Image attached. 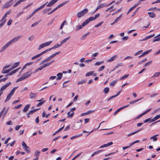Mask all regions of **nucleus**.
Returning a JSON list of instances; mask_svg holds the SVG:
<instances>
[{"label": "nucleus", "instance_id": "obj_57", "mask_svg": "<svg viewBox=\"0 0 160 160\" xmlns=\"http://www.w3.org/2000/svg\"><path fill=\"white\" fill-rule=\"evenodd\" d=\"M12 21V19H10L7 23V25L10 26L11 24Z\"/></svg>", "mask_w": 160, "mask_h": 160}, {"label": "nucleus", "instance_id": "obj_56", "mask_svg": "<svg viewBox=\"0 0 160 160\" xmlns=\"http://www.w3.org/2000/svg\"><path fill=\"white\" fill-rule=\"evenodd\" d=\"M82 152H81L79 154H78L76 156H75L74 158H73L72 160H74L76 158L79 157V156H80L81 154L82 153Z\"/></svg>", "mask_w": 160, "mask_h": 160}, {"label": "nucleus", "instance_id": "obj_13", "mask_svg": "<svg viewBox=\"0 0 160 160\" xmlns=\"http://www.w3.org/2000/svg\"><path fill=\"white\" fill-rule=\"evenodd\" d=\"M37 93H33L31 92L29 95V97L30 99L35 98L37 94Z\"/></svg>", "mask_w": 160, "mask_h": 160}, {"label": "nucleus", "instance_id": "obj_7", "mask_svg": "<svg viewBox=\"0 0 160 160\" xmlns=\"http://www.w3.org/2000/svg\"><path fill=\"white\" fill-rule=\"evenodd\" d=\"M58 0H52L47 5L48 7H52L55 4Z\"/></svg>", "mask_w": 160, "mask_h": 160}, {"label": "nucleus", "instance_id": "obj_16", "mask_svg": "<svg viewBox=\"0 0 160 160\" xmlns=\"http://www.w3.org/2000/svg\"><path fill=\"white\" fill-rule=\"evenodd\" d=\"M152 50L151 49H150L143 52L141 55L138 57L139 58H140L141 57H143L145 55L148 54L149 52H150Z\"/></svg>", "mask_w": 160, "mask_h": 160}, {"label": "nucleus", "instance_id": "obj_54", "mask_svg": "<svg viewBox=\"0 0 160 160\" xmlns=\"http://www.w3.org/2000/svg\"><path fill=\"white\" fill-rule=\"evenodd\" d=\"M159 118H160V115H157L156 116H155V117H154L153 118L154 119L155 121L156 120H157Z\"/></svg>", "mask_w": 160, "mask_h": 160}, {"label": "nucleus", "instance_id": "obj_35", "mask_svg": "<svg viewBox=\"0 0 160 160\" xmlns=\"http://www.w3.org/2000/svg\"><path fill=\"white\" fill-rule=\"evenodd\" d=\"M129 76L128 74H125L123 75V76H122V77H121L120 79L119 80H122L124 79L125 78H127Z\"/></svg>", "mask_w": 160, "mask_h": 160}, {"label": "nucleus", "instance_id": "obj_4", "mask_svg": "<svg viewBox=\"0 0 160 160\" xmlns=\"http://www.w3.org/2000/svg\"><path fill=\"white\" fill-rule=\"evenodd\" d=\"M28 73L29 72H28L24 74L20 78L21 81H22L30 77L32 73L31 72L29 74H28Z\"/></svg>", "mask_w": 160, "mask_h": 160}, {"label": "nucleus", "instance_id": "obj_34", "mask_svg": "<svg viewBox=\"0 0 160 160\" xmlns=\"http://www.w3.org/2000/svg\"><path fill=\"white\" fill-rule=\"evenodd\" d=\"M141 99H142V98H139V99H137L135 100L134 101H131L129 102V103L131 104H132L135 102H138V101H140Z\"/></svg>", "mask_w": 160, "mask_h": 160}, {"label": "nucleus", "instance_id": "obj_3", "mask_svg": "<svg viewBox=\"0 0 160 160\" xmlns=\"http://www.w3.org/2000/svg\"><path fill=\"white\" fill-rule=\"evenodd\" d=\"M52 42V41H49L48 42H46L41 44L39 45L38 48V50H40L45 47L49 46L50 44Z\"/></svg>", "mask_w": 160, "mask_h": 160}, {"label": "nucleus", "instance_id": "obj_42", "mask_svg": "<svg viewBox=\"0 0 160 160\" xmlns=\"http://www.w3.org/2000/svg\"><path fill=\"white\" fill-rule=\"evenodd\" d=\"M86 82V80H82L81 81L78 82L77 83V84H81L83 83H85Z\"/></svg>", "mask_w": 160, "mask_h": 160}, {"label": "nucleus", "instance_id": "obj_27", "mask_svg": "<svg viewBox=\"0 0 160 160\" xmlns=\"http://www.w3.org/2000/svg\"><path fill=\"white\" fill-rule=\"evenodd\" d=\"M12 95L11 94H9V93L7 96V98H6V99L4 101L5 102H6L7 101H9L10 99L11 98Z\"/></svg>", "mask_w": 160, "mask_h": 160}, {"label": "nucleus", "instance_id": "obj_49", "mask_svg": "<svg viewBox=\"0 0 160 160\" xmlns=\"http://www.w3.org/2000/svg\"><path fill=\"white\" fill-rule=\"evenodd\" d=\"M40 152L39 151H36L35 153V155L38 157L39 155Z\"/></svg>", "mask_w": 160, "mask_h": 160}, {"label": "nucleus", "instance_id": "obj_55", "mask_svg": "<svg viewBox=\"0 0 160 160\" xmlns=\"http://www.w3.org/2000/svg\"><path fill=\"white\" fill-rule=\"evenodd\" d=\"M103 21L100 22L99 23L95 25V27L97 28L100 26L103 23Z\"/></svg>", "mask_w": 160, "mask_h": 160}, {"label": "nucleus", "instance_id": "obj_9", "mask_svg": "<svg viewBox=\"0 0 160 160\" xmlns=\"http://www.w3.org/2000/svg\"><path fill=\"white\" fill-rule=\"evenodd\" d=\"M95 19L93 17H90L88 19H87L84 22L87 25L88 24L90 21H93L95 20Z\"/></svg>", "mask_w": 160, "mask_h": 160}, {"label": "nucleus", "instance_id": "obj_58", "mask_svg": "<svg viewBox=\"0 0 160 160\" xmlns=\"http://www.w3.org/2000/svg\"><path fill=\"white\" fill-rule=\"evenodd\" d=\"M28 148H24V149L25 150V151L27 153H29L30 152V148L28 146Z\"/></svg>", "mask_w": 160, "mask_h": 160}, {"label": "nucleus", "instance_id": "obj_14", "mask_svg": "<svg viewBox=\"0 0 160 160\" xmlns=\"http://www.w3.org/2000/svg\"><path fill=\"white\" fill-rule=\"evenodd\" d=\"M107 7V4L106 3H101L100 4L97 8V10H99L101 9L104 7Z\"/></svg>", "mask_w": 160, "mask_h": 160}, {"label": "nucleus", "instance_id": "obj_44", "mask_svg": "<svg viewBox=\"0 0 160 160\" xmlns=\"http://www.w3.org/2000/svg\"><path fill=\"white\" fill-rule=\"evenodd\" d=\"M9 72V70L8 69L6 70L5 69L3 68L2 72L3 73H8Z\"/></svg>", "mask_w": 160, "mask_h": 160}, {"label": "nucleus", "instance_id": "obj_41", "mask_svg": "<svg viewBox=\"0 0 160 160\" xmlns=\"http://www.w3.org/2000/svg\"><path fill=\"white\" fill-rule=\"evenodd\" d=\"M51 8H48L45 9L42 12L43 14H44L48 12L49 11H50V10H51Z\"/></svg>", "mask_w": 160, "mask_h": 160}, {"label": "nucleus", "instance_id": "obj_53", "mask_svg": "<svg viewBox=\"0 0 160 160\" xmlns=\"http://www.w3.org/2000/svg\"><path fill=\"white\" fill-rule=\"evenodd\" d=\"M152 62V61H151L149 62H147V63H146L144 64V67H146L147 66H149L150 64Z\"/></svg>", "mask_w": 160, "mask_h": 160}, {"label": "nucleus", "instance_id": "obj_10", "mask_svg": "<svg viewBox=\"0 0 160 160\" xmlns=\"http://www.w3.org/2000/svg\"><path fill=\"white\" fill-rule=\"evenodd\" d=\"M122 15V14H121L115 20L114 22H113L111 23V25H112L113 24H114L116 22H118L120 20V19H121Z\"/></svg>", "mask_w": 160, "mask_h": 160}, {"label": "nucleus", "instance_id": "obj_60", "mask_svg": "<svg viewBox=\"0 0 160 160\" xmlns=\"http://www.w3.org/2000/svg\"><path fill=\"white\" fill-rule=\"evenodd\" d=\"M121 11V8L119 9L117 11H116L114 13H112V15H115L116 14L118 13L119 12H120Z\"/></svg>", "mask_w": 160, "mask_h": 160}, {"label": "nucleus", "instance_id": "obj_61", "mask_svg": "<svg viewBox=\"0 0 160 160\" xmlns=\"http://www.w3.org/2000/svg\"><path fill=\"white\" fill-rule=\"evenodd\" d=\"M57 9V8L56 7L55 8H54L51 12H49L48 13V15H49V14L52 13Z\"/></svg>", "mask_w": 160, "mask_h": 160}, {"label": "nucleus", "instance_id": "obj_63", "mask_svg": "<svg viewBox=\"0 0 160 160\" xmlns=\"http://www.w3.org/2000/svg\"><path fill=\"white\" fill-rule=\"evenodd\" d=\"M129 38V37L128 36H126L123 37L122 38V39L123 41H125L128 40Z\"/></svg>", "mask_w": 160, "mask_h": 160}, {"label": "nucleus", "instance_id": "obj_62", "mask_svg": "<svg viewBox=\"0 0 160 160\" xmlns=\"http://www.w3.org/2000/svg\"><path fill=\"white\" fill-rule=\"evenodd\" d=\"M5 111V112L4 113V114L3 115V117H4L5 116L7 113L8 111V108H7L6 109H5L4 111Z\"/></svg>", "mask_w": 160, "mask_h": 160}, {"label": "nucleus", "instance_id": "obj_26", "mask_svg": "<svg viewBox=\"0 0 160 160\" xmlns=\"http://www.w3.org/2000/svg\"><path fill=\"white\" fill-rule=\"evenodd\" d=\"M18 88V87H15L13 88L10 92L9 93V94H11L12 96L13 94L14 93L16 90V89Z\"/></svg>", "mask_w": 160, "mask_h": 160}, {"label": "nucleus", "instance_id": "obj_22", "mask_svg": "<svg viewBox=\"0 0 160 160\" xmlns=\"http://www.w3.org/2000/svg\"><path fill=\"white\" fill-rule=\"evenodd\" d=\"M103 150H98L97 151H96L94 152V153H93L91 155V157H93L94 155L98 154L100 152H101Z\"/></svg>", "mask_w": 160, "mask_h": 160}, {"label": "nucleus", "instance_id": "obj_28", "mask_svg": "<svg viewBox=\"0 0 160 160\" xmlns=\"http://www.w3.org/2000/svg\"><path fill=\"white\" fill-rule=\"evenodd\" d=\"M148 14H149V17L151 18H154L155 17V14L153 12H148Z\"/></svg>", "mask_w": 160, "mask_h": 160}, {"label": "nucleus", "instance_id": "obj_59", "mask_svg": "<svg viewBox=\"0 0 160 160\" xmlns=\"http://www.w3.org/2000/svg\"><path fill=\"white\" fill-rule=\"evenodd\" d=\"M22 126V125H17L15 128V129L16 130H18L19 129V128Z\"/></svg>", "mask_w": 160, "mask_h": 160}, {"label": "nucleus", "instance_id": "obj_47", "mask_svg": "<svg viewBox=\"0 0 160 160\" xmlns=\"http://www.w3.org/2000/svg\"><path fill=\"white\" fill-rule=\"evenodd\" d=\"M123 66V64L122 63H118L116 66H115V68H118L122 66Z\"/></svg>", "mask_w": 160, "mask_h": 160}, {"label": "nucleus", "instance_id": "obj_43", "mask_svg": "<svg viewBox=\"0 0 160 160\" xmlns=\"http://www.w3.org/2000/svg\"><path fill=\"white\" fill-rule=\"evenodd\" d=\"M95 112V110H89L87 112H85V114L86 115H88L90 113L94 112Z\"/></svg>", "mask_w": 160, "mask_h": 160}, {"label": "nucleus", "instance_id": "obj_21", "mask_svg": "<svg viewBox=\"0 0 160 160\" xmlns=\"http://www.w3.org/2000/svg\"><path fill=\"white\" fill-rule=\"evenodd\" d=\"M118 58V56L117 55H114L111 58L108 60V62H111L113 61H114L115 59Z\"/></svg>", "mask_w": 160, "mask_h": 160}, {"label": "nucleus", "instance_id": "obj_20", "mask_svg": "<svg viewBox=\"0 0 160 160\" xmlns=\"http://www.w3.org/2000/svg\"><path fill=\"white\" fill-rule=\"evenodd\" d=\"M137 7V5H135L131 8L127 12V14H128L131 11L133 10L135 8Z\"/></svg>", "mask_w": 160, "mask_h": 160}, {"label": "nucleus", "instance_id": "obj_50", "mask_svg": "<svg viewBox=\"0 0 160 160\" xmlns=\"http://www.w3.org/2000/svg\"><path fill=\"white\" fill-rule=\"evenodd\" d=\"M39 57H40V56L39 55V54H37L36 55H35V56H34V57H32V58L31 59L32 60H33L35 59H36L39 58Z\"/></svg>", "mask_w": 160, "mask_h": 160}, {"label": "nucleus", "instance_id": "obj_31", "mask_svg": "<svg viewBox=\"0 0 160 160\" xmlns=\"http://www.w3.org/2000/svg\"><path fill=\"white\" fill-rule=\"evenodd\" d=\"M152 10L153 11H160V9L159 8H157L156 7H155L153 8H150L148 10Z\"/></svg>", "mask_w": 160, "mask_h": 160}, {"label": "nucleus", "instance_id": "obj_12", "mask_svg": "<svg viewBox=\"0 0 160 160\" xmlns=\"http://www.w3.org/2000/svg\"><path fill=\"white\" fill-rule=\"evenodd\" d=\"M86 25V24L84 22H83L82 23L81 25H80L77 27V28L76 29V31H77L79 29H81Z\"/></svg>", "mask_w": 160, "mask_h": 160}, {"label": "nucleus", "instance_id": "obj_29", "mask_svg": "<svg viewBox=\"0 0 160 160\" xmlns=\"http://www.w3.org/2000/svg\"><path fill=\"white\" fill-rule=\"evenodd\" d=\"M118 81V79H116L115 80H113L112 82H111L110 83V85L111 86H113L114 85L117 83V82Z\"/></svg>", "mask_w": 160, "mask_h": 160}, {"label": "nucleus", "instance_id": "obj_23", "mask_svg": "<svg viewBox=\"0 0 160 160\" xmlns=\"http://www.w3.org/2000/svg\"><path fill=\"white\" fill-rule=\"evenodd\" d=\"M155 35L154 34L152 35H151L148 36L146 37L144 39H142L141 41H143L147 40L148 39L153 37Z\"/></svg>", "mask_w": 160, "mask_h": 160}, {"label": "nucleus", "instance_id": "obj_45", "mask_svg": "<svg viewBox=\"0 0 160 160\" xmlns=\"http://www.w3.org/2000/svg\"><path fill=\"white\" fill-rule=\"evenodd\" d=\"M142 52H143L142 50H140V51H138V52H136V53H135L134 55L135 56H137L138 55L142 53Z\"/></svg>", "mask_w": 160, "mask_h": 160}, {"label": "nucleus", "instance_id": "obj_40", "mask_svg": "<svg viewBox=\"0 0 160 160\" xmlns=\"http://www.w3.org/2000/svg\"><path fill=\"white\" fill-rule=\"evenodd\" d=\"M94 71H90L87 73L86 74V76L87 77L90 76L93 74Z\"/></svg>", "mask_w": 160, "mask_h": 160}, {"label": "nucleus", "instance_id": "obj_48", "mask_svg": "<svg viewBox=\"0 0 160 160\" xmlns=\"http://www.w3.org/2000/svg\"><path fill=\"white\" fill-rule=\"evenodd\" d=\"M103 62V61L101 62H96L94 64L95 65L98 66L102 64Z\"/></svg>", "mask_w": 160, "mask_h": 160}, {"label": "nucleus", "instance_id": "obj_24", "mask_svg": "<svg viewBox=\"0 0 160 160\" xmlns=\"http://www.w3.org/2000/svg\"><path fill=\"white\" fill-rule=\"evenodd\" d=\"M39 109H40V108H37V109H34L28 112V114H32L34 112L37 111Z\"/></svg>", "mask_w": 160, "mask_h": 160}, {"label": "nucleus", "instance_id": "obj_15", "mask_svg": "<svg viewBox=\"0 0 160 160\" xmlns=\"http://www.w3.org/2000/svg\"><path fill=\"white\" fill-rule=\"evenodd\" d=\"M31 105L30 104H28L26 105L23 109V111L24 112H27L30 107Z\"/></svg>", "mask_w": 160, "mask_h": 160}, {"label": "nucleus", "instance_id": "obj_19", "mask_svg": "<svg viewBox=\"0 0 160 160\" xmlns=\"http://www.w3.org/2000/svg\"><path fill=\"white\" fill-rule=\"evenodd\" d=\"M70 37L69 36L67 38H65L61 42L60 44L61 45H62L63 43H65L70 38Z\"/></svg>", "mask_w": 160, "mask_h": 160}, {"label": "nucleus", "instance_id": "obj_17", "mask_svg": "<svg viewBox=\"0 0 160 160\" xmlns=\"http://www.w3.org/2000/svg\"><path fill=\"white\" fill-rule=\"evenodd\" d=\"M68 2V1H65V2H62V3L60 4H59L58 5L56 8H57L58 9L59 8H60L62 7V6H63L64 5L66 4V3H67Z\"/></svg>", "mask_w": 160, "mask_h": 160}, {"label": "nucleus", "instance_id": "obj_18", "mask_svg": "<svg viewBox=\"0 0 160 160\" xmlns=\"http://www.w3.org/2000/svg\"><path fill=\"white\" fill-rule=\"evenodd\" d=\"M57 76L58 77L56 78V80H59L61 79L62 76V73L59 72L57 74Z\"/></svg>", "mask_w": 160, "mask_h": 160}, {"label": "nucleus", "instance_id": "obj_51", "mask_svg": "<svg viewBox=\"0 0 160 160\" xmlns=\"http://www.w3.org/2000/svg\"><path fill=\"white\" fill-rule=\"evenodd\" d=\"M105 68V67L103 65V66H101V67H100L99 69H98V71L99 72H100V71H102L104 69V68Z\"/></svg>", "mask_w": 160, "mask_h": 160}, {"label": "nucleus", "instance_id": "obj_8", "mask_svg": "<svg viewBox=\"0 0 160 160\" xmlns=\"http://www.w3.org/2000/svg\"><path fill=\"white\" fill-rule=\"evenodd\" d=\"M20 69V68H17L16 69L12 71L11 72H10L8 73V74H6L5 75V76H10L11 75H13V74L15 73H16L17 72H18L19 69Z\"/></svg>", "mask_w": 160, "mask_h": 160}, {"label": "nucleus", "instance_id": "obj_30", "mask_svg": "<svg viewBox=\"0 0 160 160\" xmlns=\"http://www.w3.org/2000/svg\"><path fill=\"white\" fill-rule=\"evenodd\" d=\"M46 102L45 100H43L41 102H40L39 103H38L36 105L37 107H39L41 105H42L44 102Z\"/></svg>", "mask_w": 160, "mask_h": 160}, {"label": "nucleus", "instance_id": "obj_5", "mask_svg": "<svg viewBox=\"0 0 160 160\" xmlns=\"http://www.w3.org/2000/svg\"><path fill=\"white\" fill-rule=\"evenodd\" d=\"M13 0H11L9 2H7L3 6V8H7L10 7L11 5L12 4V2Z\"/></svg>", "mask_w": 160, "mask_h": 160}, {"label": "nucleus", "instance_id": "obj_1", "mask_svg": "<svg viewBox=\"0 0 160 160\" xmlns=\"http://www.w3.org/2000/svg\"><path fill=\"white\" fill-rule=\"evenodd\" d=\"M22 37V36H17L7 42L1 49L0 52H2L5 49L7 48L11 44L17 41Z\"/></svg>", "mask_w": 160, "mask_h": 160}, {"label": "nucleus", "instance_id": "obj_32", "mask_svg": "<svg viewBox=\"0 0 160 160\" xmlns=\"http://www.w3.org/2000/svg\"><path fill=\"white\" fill-rule=\"evenodd\" d=\"M19 62H18L15 63L12 65V68H16L19 65Z\"/></svg>", "mask_w": 160, "mask_h": 160}, {"label": "nucleus", "instance_id": "obj_6", "mask_svg": "<svg viewBox=\"0 0 160 160\" xmlns=\"http://www.w3.org/2000/svg\"><path fill=\"white\" fill-rule=\"evenodd\" d=\"M10 84V82H8L2 87L0 90V92H2V91L4 90L7 88Z\"/></svg>", "mask_w": 160, "mask_h": 160}, {"label": "nucleus", "instance_id": "obj_37", "mask_svg": "<svg viewBox=\"0 0 160 160\" xmlns=\"http://www.w3.org/2000/svg\"><path fill=\"white\" fill-rule=\"evenodd\" d=\"M109 88L108 87H106L104 88L103 91L105 94H107L109 92Z\"/></svg>", "mask_w": 160, "mask_h": 160}, {"label": "nucleus", "instance_id": "obj_64", "mask_svg": "<svg viewBox=\"0 0 160 160\" xmlns=\"http://www.w3.org/2000/svg\"><path fill=\"white\" fill-rule=\"evenodd\" d=\"M21 3L20 2L19 0L14 5V7H16L19 5V4Z\"/></svg>", "mask_w": 160, "mask_h": 160}, {"label": "nucleus", "instance_id": "obj_11", "mask_svg": "<svg viewBox=\"0 0 160 160\" xmlns=\"http://www.w3.org/2000/svg\"><path fill=\"white\" fill-rule=\"evenodd\" d=\"M151 108H150V109L148 110H147L146 111L142 113L140 115L138 116L136 118V119H139V118H140L142 116H143V115H145V114L147 113V112H148L150 111L151 110Z\"/></svg>", "mask_w": 160, "mask_h": 160}, {"label": "nucleus", "instance_id": "obj_36", "mask_svg": "<svg viewBox=\"0 0 160 160\" xmlns=\"http://www.w3.org/2000/svg\"><path fill=\"white\" fill-rule=\"evenodd\" d=\"M158 136V135H156L154 136H152L150 138V139H153V141H156L157 140V138L156 137V136Z\"/></svg>", "mask_w": 160, "mask_h": 160}, {"label": "nucleus", "instance_id": "obj_38", "mask_svg": "<svg viewBox=\"0 0 160 160\" xmlns=\"http://www.w3.org/2000/svg\"><path fill=\"white\" fill-rule=\"evenodd\" d=\"M160 74V72H155L153 75L152 77V78H155L156 77H158Z\"/></svg>", "mask_w": 160, "mask_h": 160}, {"label": "nucleus", "instance_id": "obj_33", "mask_svg": "<svg viewBox=\"0 0 160 160\" xmlns=\"http://www.w3.org/2000/svg\"><path fill=\"white\" fill-rule=\"evenodd\" d=\"M89 34V32H88L86 33V34L83 35L82 37L81 38V40H84L85 38L87 37V36Z\"/></svg>", "mask_w": 160, "mask_h": 160}, {"label": "nucleus", "instance_id": "obj_2", "mask_svg": "<svg viewBox=\"0 0 160 160\" xmlns=\"http://www.w3.org/2000/svg\"><path fill=\"white\" fill-rule=\"evenodd\" d=\"M88 12V10L87 8H85L83 10L78 12L77 14V16L78 18H80L84 16Z\"/></svg>", "mask_w": 160, "mask_h": 160}, {"label": "nucleus", "instance_id": "obj_46", "mask_svg": "<svg viewBox=\"0 0 160 160\" xmlns=\"http://www.w3.org/2000/svg\"><path fill=\"white\" fill-rule=\"evenodd\" d=\"M41 22V21H38V22H34L33 23L32 25H31V27H34L36 26L37 25H38L39 23V22Z\"/></svg>", "mask_w": 160, "mask_h": 160}, {"label": "nucleus", "instance_id": "obj_52", "mask_svg": "<svg viewBox=\"0 0 160 160\" xmlns=\"http://www.w3.org/2000/svg\"><path fill=\"white\" fill-rule=\"evenodd\" d=\"M6 19H5V20H3L2 22H1L0 24V28L2 27L4 25L5 22H6Z\"/></svg>", "mask_w": 160, "mask_h": 160}, {"label": "nucleus", "instance_id": "obj_25", "mask_svg": "<svg viewBox=\"0 0 160 160\" xmlns=\"http://www.w3.org/2000/svg\"><path fill=\"white\" fill-rule=\"evenodd\" d=\"M82 134L81 133L80 134H79L78 135H76L73 136L71 138V139L72 140V139H75L78 137H79L80 136H82Z\"/></svg>", "mask_w": 160, "mask_h": 160}, {"label": "nucleus", "instance_id": "obj_39", "mask_svg": "<svg viewBox=\"0 0 160 160\" xmlns=\"http://www.w3.org/2000/svg\"><path fill=\"white\" fill-rule=\"evenodd\" d=\"M61 46V44H56L54 46L52 47L51 48L52 49L56 48H58L59 47H60Z\"/></svg>", "mask_w": 160, "mask_h": 160}]
</instances>
